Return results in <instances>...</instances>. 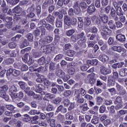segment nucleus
Segmentation results:
<instances>
[{"label":"nucleus","mask_w":127,"mask_h":127,"mask_svg":"<svg viewBox=\"0 0 127 127\" xmlns=\"http://www.w3.org/2000/svg\"><path fill=\"white\" fill-rule=\"evenodd\" d=\"M12 11L13 13H15L14 16V20L17 21L19 19H24L26 17V12L25 11H22V8L18 6L15 7Z\"/></svg>","instance_id":"nucleus-1"},{"label":"nucleus","mask_w":127,"mask_h":127,"mask_svg":"<svg viewBox=\"0 0 127 127\" xmlns=\"http://www.w3.org/2000/svg\"><path fill=\"white\" fill-rule=\"evenodd\" d=\"M113 5L115 7L116 10V13L120 16V20L121 22H123V23H125L126 22V16H124V11L122 9V7L121 5L119 4V3H117V1L113 2Z\"/></svg>","instance_id":"nucleus-2"},{"label":"nucleus","mask_w":127,"mask_h":127,"mask_svg":"<svg viewBox=\"0 0 127 127\" xmlns=\"http://www.w3.org/2000/svg\"><path fill=\"white\" fill-rule=\"evenodd\" d=\"M53 41V38L50 35L46 36L45 37V40L43 39H41L39 40V43L41 44L42 46H45V42L47 43H51Z\"/></svg>","instance_id":"nucleus-3"},{"label":"nucleus","mask_w":127,"mask_h":127,"mask_svg":"<svg viewBox=\"0 0 127 127\" xmlns=\"http://www.w3.org/2000/svg\"><path fill=\"white\" fill-rule=\"evenodd\" d=\"M64 29H67L69 26H71V18L69 16L65 15L64 16ZM67 25V26H66Z\"/></svg>","instance_id":"nucleus-4"},{"label":"nucleus","mask_w":127,"mask_h":127,"mask_svg":"<svg viewBox=\"0 0 127 127\" xmlns=\"http://www.w3.org/2000/svg\"><path fill=\"white\" fill-rule=\"evenodd\" d=\"M73 7L74 9V13L75 14H80L81 13V8L79 5V1H77L73 3Z\"/></svg>","instance_id":"nucleus-5"},{"label":"nucleus","mask_w":127,"mask_h":127,"mask_svg":"<svg viewBox=\"0 0 127 127\" xmlns=\"http://www.w3.org/2000/svg\"><path fill=\"white\" fill-rule=\"evenodd\" d=\"M4 20L5 22H6V27L9 29H10V28L12 27V18L11 17H6L4 18Z\"/></svg>","instance_id":"nucleus-6"},{"label":"nucleus","mask_w":127,"mask_h":127,"mask_svg":"<svg viewBox=\"0 0 127 127\" xmlns=\"http://www.w3.org/2000/svg\"><path fill=\"white\" fill-rule=\"evenodd\" d=\"M4 53L5 55H8L9 57L15 58L16 57V51L15 50H5Z\"/></svg>","instance_id":"nucleus-7"},{"label":"nucleus","mask_w":127,"mask_h":127,"mask_svg":"<svg viewBox=\"0 0 127 127\" xmlns=\"http://www.w3.org/2000/svg\"><path fill=\"white\" fill-rule=\"evenodd\" d=\"M100 72L102 75H105V76H107V75H109V74H111L112 73V70L109 68H107L105 66H103L100 69Z\"/></svg>","instance_id":"nucleus-8"},{"label":"nucleus","mask_w":127,"mask_h":127,"mask_svg":"<svg viewBox=\"0 0 127 127\" xmlns=\"http://www.w3.org/2000/svg\"><path fill=\"white\" fill-rule=\"evenodd\" d=\"M96 10V7H95V4H94V3H91L87 7V12L90 15L93 14V13H94Z\"/></svg>","instance_id":"nucleus-9"},{"label":"nucleus","mask_w":127,"mask_h":127,"mask_svg":"<svg viewBox=\"0 0 127 127\" xmlns=\"http://www.w3.org/2000/svg\"><path fill=\"white\" fill-rule=\"evenodd\" d=\"M33 6H34V4H32L31 7L28 8L27 9V12H29L28 16H29V17H30L31 18H32L34 17V16H35V14L33 12V11L35 10V9L33 8Z\"/></svg>","instance_id":"nucleus-10"},{"label":"nucleus","mask_w":127,"mask_h":127,"mask_svg":"<svg viewBox=\"0 0 127 127\" xmlns=\"http://www.w3.org/2000/svg\"><path fill=\"white\" fill-rule=\"evenodd\" d=\"M46 20L48 23H50L53 25L55 23V17L50 14L46 18Z\"/></svg>","instance_id":"nucleus-11"},{"label":"nucleus","mask_w":127,"mask_h":127,"mask_svg":"<svg viewBox=\"0 0 127 127\" xmlns=\"http://www.w3.org/2000/svg\"><path fill=\"white\" fill-rule=\"evenodd\" d=\"M56 113L57 114H58V113H61L62 114H66V113H67V108L64 107L63 105H61L58 107Z\"/></svg>","instance_id":"nucleus-12"},{"label":"nucleus","mask_w":127,"mask_h":127,"mask_svg":"<svg viewBox=\"0 0 127 127\" xmlns=\"http://www.w3.org/2000/svg\"><path fill=\"white\" fill-rule=\"evenodd\" d=\"M2 91H0V97L1 98H3L6 95V91L8 90V86L6 85H4L2 86Z\"/></svg>","instance_id":"nucleus-13"},{"label":"nucleus","mask_w":127,"mask_h":127,"mask_svg":"<svg viewBox=\"0 0 127 127\" xmlns=\"http://www.w3.org/2000/svg\"><path fill=\"white\" fill-rule=\"evenodd\" d=\"M86 41H87V40L85 39H80L77 41V44L81 47V48H86V47H87Z\"/></svg>","instance_id":"nucleus-14"},{"label":"nucleus","mask_w":127,"mask_h":127,"mask_svg":"<svg viewBox=\"0 0 127 127\" xmlns=\"http://www.w3.org/2000/svg\"><path fill=\"white\" fill-rule=\"evenodd\" d=\"M98 61L97 59H92L91 60H88L86 62V63L88 66H96L98 65Z\"/></svg>","instance_id":"nucleus-15"},{"label":"nucleus","mask_w":127,"mask_h":127,"mask_svg":"<svg viewBox=\"0 0 127 127\" xmlns=\"http://www.w3.org/2000/svg\"><path fill=\"white\" fill-rule=\"evenodd\" d=\"M99 59L101 62L105 63L110 60V58L106 55H100L99 57Z\"/></svg>","instance_id":"nucleus-16"},{"label":"nucleus","mask_w":127,"mask_h":127,"mask_svg":"<svg viewBox=\"0 0 127 127\" xmlns=\"http://www.w3.org/2000/svg\"><path fill=\"white\" fill-rule=\"evenodd\" d=\"M55 95L51 93H47L45 94V96L43 97L44 101H48V100H52L55 99Z\"/></svg>","instance_id":"nucleus-17"},{"label":"nucleus","mask_w":127,"mask_h":127,"mask_svg":"<svg viewBox=\"0 0 127 127\" xmlns=\"http://www.w3.org/2000/svg\"><path fill=\"white\" fill-rule=\"evenodd\" d=\"M107 84L110 87L115 86L116 84V79L109 76L107 79Z\"/></svg>","instance_id":"nucleus-18"},{"label":"nucleus","mask_w":127,"mask_h":127,"mask_svg":"<svg viewBox=\"0 0 127 127\" xmlns=\"http://www.w3.org/2000/svg\"><path fill=\"white\" fill-rule=\"evenodd\" d=\"M116 38L119 42H124L126 41V36L122 34H118L117 35Z\"/></svg>","instance_id":"nucleus-19"},{"label":"nucleus","mask_w":127,"mask_h":127,"mask_svg":"<svg viewBox=\"0 0 127 127\" xmlns=\"http://www.w3.org/2000/svg\"><path fill=\"white\" fill-rule=\"evenodd\" d=\"M124 49L125 48H123L121 46H114L111 48L112 50L118 52V53H122Z\"/></svg>","instance_id":"nucleus-20"},{"label":"nucleus","mask_w":127,"mask_h":127,"mask_svg":"<svg viewBox=\"0 0 127 127\" xmlns=\"http://www.w3.org/2000/svg\"><path fill=\"white\" fill-rule=\"evenodd\" d=\"M102 31L101 32H104V33H106L108 34V35H112V33L113 31L112 30H111L110 28H109V27L107 25L104 26L102 29Z\"/></svg>","instance_id":"nucleus-21"},{"label":"nucleus","mask_w":127,"mask_h":127,"mask_svg":"<svg viewBox=\"0 0 127 127\" xmlns=\"http://www.w3.org/2000/svg\"><path fill=\"white\" fill-rule=\"evenodd\" d=\"M99 17L103 23H107L109 21V17L106 14H103L102 16H99Z\"/></svg>","instance_id":"nucleus-22"},{"label":"nucleus","mask_w":127,"mask_h":127,"mask_svg":"<svg viewBox=\"0 0 127 127\" xmlns=\"http://www.w3.org/2000/svg\"><path fill=\"white\" fill-rule=\"evenodd\" d=\"M52 49H53V47L51 45H47L45 49H43V52H45L46 53L49 54L52 52Z\"/></svg>","instance_id":"nucleus-23"},{"label":"nucleus","mask_w":127,"mask_h":127,"mask_svg":"<svg viewBox=\"0 0 127 127\" xmlns=\"http://www.w3.org/2000/svg\"><path fill=\"white\" fill-rule=\"evenodd\" d=\"M36 89L35 90L36 93H39L43 90H45V86L42 84H39L38 85V87H36Z\"/></svg>","instance_id":"nucleus-24"},{"label":"nucleus","mask_w":127,"mask_h":127,"mask_svg":"<svg viewBox=\"0 0 127 127\" xmlns=\"http://www.w3.org/2000/svg\"><path fill=\"white\" fill-rule=\"evenodd\" d=\"M14 62V59L8 58L4 60V63L6 65H11Z\"/></svg>","instance_id":"nucleus-25"},{"label":"nucleus","mask_w":127,"mask_h":127,"mask_svg":"<svg viewBox=\"0 0 127 127\" xmlns=\"http://www.w3.org/2000/svg\"><path fill=\"white\" fill-rule=\"evenodd\" d=\"M23 117H22V121L24 123H28L31 121V117L27 114H25L23 116Z\"/></svg>","instance_id":"nucleus-26"},{"label":"nucleus","mask_w":127,"mask_h":127,"mask_svg":"<svg viewBox=\"0 0 127 127\" xmlns=\"http://www.w3.org/2000/svg\"><path fill=\"white\" fill-rule=\"evenodd\" d=\"M108 25L110 29L115 30L116 28V24H115V21L113 20H110L108 22Z\"/></svg>","instance_id":"nucleus-27"},{"label":"nucleus","mask_w":127,"mask_h":127,"mask_svg":"<svg viewBox=\"0 0 127 127\" xmlns=\"http://www.w3.org/2000/svg\"><path fill=\"white\" fill-rule=\"evenodd\" d=\"M61 37L59 36L58 35H55V38H54V43L53 44L54 45H56V44H59L61 42Z\"/></svg>","instance_id":"nucleus-28"},{"label":"nucleus","mask_w":127,"mask_h":127,"mask_svg":"<svg viewBox=\"0 0 127 127\" xmlns=\"http://www.w3.org/2000/svg\"><path fill=\"white\" fill-rule=\"evenodd\" d=\"M6 108H7V110H8V111H12L13 114H14L15 112H17V110H14L15 108L12 105H6Z\"/></svg>","instance_id":"nucleus-29"},{"label":"nucleus","mask_w":127,"mask_h":127,"mask_svg":"<svg viewBox=\"0 0 127 127\" xmlns=\"http://www.w3.org/2000/svg\"><path fill=\"white\" fill-rule=\"evenodd\" d=\"M80 109H82L83 112H87L89 110V107H88V103H84L79 106Z\"/></svg>","instance_id":"nucleus-30"},{"label":"nucleus","mask_w":127,"mask_h":127,"mask_svg":"<svg viewBox=\"0 0 127 127\" xmlns=\"http://www.w3.org/2000/svg\"><path fill=\"white\" fill-rule=\"evenodd\" d=\"M100 120V118L98 116H93V118L91 120V123L93 125H98L99 124V120Z\"/></svg>","instance_id":"nucleus-31"},{"label":"nucleus","mask_w":127,"mask_h":127,"mask_svg":"<svg viewBox=\"0 0 127 127\" xmlns=\"http://www.w3.org/2000/svg\"><path fill=\"white\" fill-rule=\"evenodd\" d=\"M119 75L121 77H126V76H127V68L121 70L119 72Z\"/></svg>","instance_id":"nucleus-32"},{"label":"nucleus","mask_w":127,"mask_h":127,"mask_svg":"<svg viewBox=\"0 0 127 127\" xmlns=\"http://www.w3.org/2000/svg\"><path fill=\"white\" fill-rule=\"evenodd\" d=\"M21 37H22V35L21 34H17L15 37H12L11 40L14 42H17V41H19Z\"/></svg>","instance_id":"nucleus-33"},{"label":"nucleus","mask_w":127,"mask_h":127,"mask_svg":"<svg viewBox=\"0 0 127 127\" xmlns=\"http://www.w3.org/2000/svg\"><path fill=\"white\" fill-rule=\"evenodd\" d=\"M115 105H118V104H123V98L122 97L118 96L116 97L115 101H114Z\"/></svg>","instance_id":"nucleus-34"},{"label":"nucleus","mask_w":127,"mask_h":127,"mask_svg":"<svg viewBox=\"0 0 127 127\" xmlns=\"http://www.w3.org/2000/svg\"><path fill=\"white\" fill-rule=\"evenodd\" d=\"M57 76L60 78H63V77L65 76V72L62 69H60L57 72Z\"/></svg>","instance_id":"nucleus-35"},{"label":"nucleus","mask_w":127,"mask_h":127,"mask_svg":"<svg viewBox=\"0 0 127 127\" xmlns=\"http://www.w3.org/2000/svg\"><path fill=\"white\" fill-rule=\"evenodd\" d=\"M109 45H115L116 41L115 40V38L110 37L108 40Z\"/></svg>","instance_id":"nucleus-36"},{"label":"nucleus","mask_w":127,"mask_h":127,"mask_svg":"<svg viewBox=\"0 0 127 127\" xmlns=\"http://www.w3.org/2000/svg\"><path fill=\"white\" fill-rule=\"evenodd\" d=\"M44 27L45 28H46V29L48 30V31L50 32L53 31V30L54 29V27H53V26H52V25L49 23H47Z\"/></svg>","instance_id":"nucleus-37"},{"label":"nucleus","mask_w":127,"mask_h":127,"mask_svg":"<svg viewBox=\"0 0 127 127\" xmlns=\"http://www.w3.org/2000/svg\"><path fill=\"white\" fill-rule=\"evenodd\" d=\"M35 11L38 16H39L41 14V6L40 5H36Z\"/></svg>","instance_id":"nucleus-38"},{"label":"nucleus","mask_w":127,"mask_h":127,"mask_svg":"<svg viewBox=\"0 0 127 127\" xmlns=\"http://www.w3.org/2000/svg\"><path fill=\"white\" fill-rule=\"evenodd\" d=\"M76 36L79 40V39H84L86 37V35H85L84 32H81L79 34H76Z\"/></svg>","instance_id":"nucleus-39"},{"label":"nucleus","mask_w":127,"mask_h":127,"mask_svg":"<svg viewBox=\"0 0 127 127\" xmlns=\"http://www.w3.org/2000/svg\"><path fill=\"white\" fill-rule=\"evenodd\" d=\"M63 23L62 20L60 19H57L56 20V26L58 28L62 27Z\"/></svg>","instance_id":"nucleus-40"},{"label":"nucleus","mask_w":127,"mask_h":127,"mask_svg":"<svg viewBox=\"0 0 127 127\" xmlns=\"http://www.w3.org/2000/svg\"><path fill=\"white\" fill-rule=\"evenodd\" d=\"M29 44V43L27 41V40L25 39L24 40V41L22 42V43L21 44L20 47L21 49L24 48V47H26V46H28Z\"/></svg>","instance_id":"nucleus-41"},{"label":"nucleus","mask_w":127,"mask_h":127,"mask_svg":"<svg viewBox=\"0 0 127 127\" xmlns=\"http://www.w3.org/2000/svg\"><path fill=\"white\" fill-rule=\"evenodd\" d=\"M104 101V98H102L101 96H98L96 98V103L98 106H100V105H102L103 104V102Z\"/></svg>","instance_id":"nucleus-42"},{"label":"nucleus","mask_w":127,"mask_h":127,"mask_svg":"<svg viewBox=\"0 0 127 127\" xmlns=\"http://www.w3.org/2000/svg\"><path fill=\"white\" fill-rule=\"evenodd\" d=\"M39 28L41 30L42 36H44V35H46V29H45V27H44V26H40Z\"/></svg>","instance_id":"nucleus-43"},{"label":"nucleus","mask_w":127,"mask_h":127,"mask_svg":"<svg viewBox=\"0 0 127 127\" xmlns=\"http://www.w3.org/2000/svg\"><path fill=\"white\" fill-rule=\"evenodd\" d=\"M62 101V98L60 97H56L55 99L53 100V103L54 104H56V105H58L60 103H61Z\"/></svg>","instance_id":"nucleus-44"},{"label":"nucleus","mask_w":127,"mask_h":127,"mask_svg":"<svg viewBox=\"0 0 127 127\" xmlns=\"http://www.w3.org/2000/svg\"><path fill=\"white\" fill-rule=\"evenodd\" d=\"M55 17H59V18H57V19L62 20V19L63 18V13L59 12L58 11H56L55 13Z\"/></svg>","instance_id":"nucleus-45"},{"label":"nucleus","mask_w":127,"mask_h":127,"mask_svg":"<svg viewBox=\"0 0 127 127\" xmlns=\"http://www.w3.org/2000/svg\"><path fill=\"white\" fill-rule=\"evenodd\" d=\"M79 6L81 7V8L82 10H84L88 7V5H87L86 2L82 1L79 3Z\"/></svg>","instance_id":"nucleus-46"},{"label":"nucleus","mask_w":127,"mask_h":127,"mask_svg":"<svg viewBox=\"0 0 127 127\" xmlns=\"http://www.w3.org/2000/svg\"><path fill=\"white\" fill-rule=\"evenodd\" d=\"M57 119L61 123H64V121H65V117L61 114L58 115Z\"/></svg>","instance_id":"nucleus-47"},{"label":"nucleus","mask_w":127,"mask_h":127,"mask_svg":"<svg viewBox=\"0 0 127 127\" xmlns=\"http://www.w3.org/2000/svg\"><path fill=\"white\" fill-rule=\"evenodd\" d=\"M18 84L22 90H24L26 88V83L23 81H19Z\"/></svg>","instance_id":"nucleus-48"},{"label":"nucleus","mask_w":127,"mask_h":127,"mask_svg":"<svg viewBox=\"0 0 127 127\" xmlns=\"http://www.w3.org/2000/svg\"><path fill=\"white\" fill-rule=\"evenodd\" d=\"M74 33H75V30L71 29L70 30H67L66 32V36H72V35H73V34H74Z\"/></svg>","instance_id":"nucleus-49"},{"label":"nucleus","mask_w":127,"mask_h":127,"mask_svg":"<svg viewBox=\"0 0 127 127\" xmlns=\"http://www.w3.org/2000/svg\"><path fill=\"white\" fill-rule=\"evenodd\" d=\"M45 57H42L38 60V63L39 65H44L45 64Z\"/></svg>","instance_id":"nucleus-50"},{"label":"nucleus","mask_w":127,"mask_h":127,"mask_svg":"<svg viewBox=\"0 0 127 127\" xmlns=\"http://www.w3.org/2000/svg\"><path fill=\"white\" fill-rule=\"evenodd\" d=\"M91 18H89V17H85L84 19V24L85 25H87V26H89V25L91 24Z\"/></svg>","instance_id":"nucleus-51"},{"label":"nucleus","mask_w":127,"mask_h":127,"mask_svg":"<svg viewBox=\"0 0 127 127\" xmlns=\"http://www.w3.org/2000/svg\"><path fill=\"white\" fill-rule=\"evenodd\" d=\"M75 53H76V52H75L74 51L69 50L67 51L66 55L69 57H73V56L75 55Z\"/></svg>","instance_id":"nucleus-52"},{"label":"nucleus","mask_w":127,"mask_h":127,"mask_svg":"<svg viewBox=\"0 0 127 127\" xmlns=\"http://www.w3.org/2000/svg\"><path fill=\"white\" fill-rule=\"evenodd\" d=\"M45 80V77L44 75H41L40 77L36 79V81L38 83H42L43 82H44Z\"/></svg>","instance_id":"nucleus-53"},{"label":"nucleus","mask_w":127,"mask_h":127,"mask_svg":"<svg viewBox=\"0 0 127 127\" xmlns=\"http://www.w3.org/2000/svg\"><path fill=\"white\" fill-rule=\"evenodd\" d=\"M26 37L27 38V40H28V41H29L30 42H32V41H33V34L32 33H28L27 35H26Z\"/></svg>","instance_id":"nucleus-54"},{"label":"nucleus","mask_w":127,"mask_h":127,"mask_svg":"<svg viewBox=\"0 0 127 127\" xmlns=\"http://www.w3.org/2000/svg\"><path fill=\"white\" fill-rule=\"evenodd\" d=\"M21 111L23 113H27L30 111V107L25 105L22 108Z\"/></svg>","instance_id":"nucleus-55"},{"label":"nucleus","mask_w":127,"mask_h":127,"mask_svg":"<svg viewBox=\"0 0 127 127\" xmlns=\"http://www.w3.org/2000/svg\"><path fill=\"white\" fill-rule=\"evenodd\" d=\"M109 76L115 80H117L119 79V73H118L117 71H113V75H110Z\"/></svg>","instance_id":"nucleus-56"},{"label":"nucleus","mask_w":127,"mask_h":127,"mask_svg":"<svg viewBox=\"0 0 127 127\" xmlns=\"http://www.w3.org/2000/svg\"><path fill=\"white\" fill-rule=\"evenodd\" d=\"M77 40H79L78 37H77V35H73L70 37V41L75 43V42H77Z\"/></svg>","instance_id":"nucleus-57"},{"label":"nucleus","mask_w":127,"mask_h":127,"mask_svg":"<svg viewBox=\"0 0 127 127\" xmlns=\"http://www.w3.org/2000/svg\"><path fill=\"white\" fill-rule=\"evenodd\" d=\"M106 110H107V107H106V106L102 105L99 108V113L100 114H104V113L106 112Z\"/></svg>","instance_id":"nucleus-58"},{"label":"nucleus","mask_w":127,"mask_h":127,"mask_svg":"<svg viewBox=\"0 0 127 127\" xmlns=\"http://www.w3.org/2000/svg\"><path fill=\"white\" fill-rule=\"evenodd\" d=\"M63 55H58L56 56V57L54 58V61H56V62H59L61 59L63 58Z\"/></svg>","instance_id":"nucleus-59"},{"label":"nucleus","mask_w":127,"mask_h":127,"mask_svg":"<svg viewBox=\"0 0 127 127\" xmlns=\"http://www.w3.org/2000/svg\"><path fill=\"white\" fill-rule=\"evenodd\" d=\"M63 103L64 105V107H69V105H70V100L68 99H64L63 101Z\"/></svg>","instance_id":"nucleus-60"},{"label":"nucleus","mask_w":127,"mask_h":127,"mask_svg":"<svg viewBox=\"0 0 127 127\" xmlns=\"http://www.w3.org/2000/svg\"><path fill=\"white\" fill-rule=\"evenodd\" d=\"M8 46L10 49H14L16 47V43L10 42L8 44Z\"/></svg>","instance_id":"nucleus-61"},{"label":"nucleus","mask_w":127,"mask_h":127,"mask_svg":"<svg viewBox=\"0 0 127 127\" xmlns=\"http://www.w3.org/2000/svg\"><path fill=\"white\" fill-rule=\"evenodd\" d=\"M75 71H76L75 68L70 67L67 70V73L69 74V75H73V74L75 73Z\"/></svg>","instance_id":"nucleus-62"},{"label":"nucleus","mask_w":127,"mask_h":127,"mask_svg":"<svg viewBox=\"0 0 127 127\" xmlns=\"http://www.w3.org/2000/svg\"><path fill=\"white\" fill-rule=\"evenodd\" d=\"M6 75L7 78H10V75H12V68H9L6 71Z\"/></svg>","instance_id":"nucleus-63"},{"label":"nucleus","mask_w":127,"mask_h":127,"mask_svg":"<svg viewBox=\"0 0 127 127\" xmlns=\"http://www.w3.org/2000/svg\"><path fill=\"white\" fill-rule=\"evenodd\" d=\"M74 96L75 97V100L80 99V90H75L74 92Z\"/></svg>","instance_id":"nucleus-64"}]
</instances>
